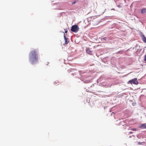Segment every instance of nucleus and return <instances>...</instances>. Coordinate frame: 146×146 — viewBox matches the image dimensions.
Listing matches in <instances>:
<instances>
[{"instance_id": "obj_1", "label": "nucleus", "mask_w": 146, "mask_h": 146, "mask_svg": "<svg viewBox=\"0 0 146 146\" xmlns=\"http://www.w3.org/2000/svg\"><path fill=\"white\" fill-rule=\"evenodd\" d=\"M38 52L35 50H31L29 54V60L32 64H34L38 61Z\"/></svg>"}, {"instance_id": "obj_2", "label": "nucleus", "mask_w": 146, "mask_h": 146, "mask_svg": "<svg viewBox=\"0 0 146 146\" xmlns=\"http://www.w3.org/2000/svg\"><path fill=\"white\" fill-rule=\"evenodd\" d=\"M79 30V28L77 25H75L72 26L71 29V31L73 32L77 33Z\"/></svg>"}, {"instance_id": "obj_3", "label": "nucleus", "mask_w": 146, "mask_h": 146, "mask_svg": "<svg viewBox=\"0 0 146 146\" xmlns=\"http://www.w3.org/2000/svg\"><path fill=\"white\" fill-rule=\"evenodd\" d=\"M130 83L131 84L133 83L134 84L136 85L138 84L139 83L138 81L137 80V78H135L131 80H130L128 81V83Z\"/></svg>"}, {"instance_id": "obj_4", "label": "nucleus", "mask_w": 146, "mask_h": 146, "mask_svg": "<svg viewBox=\"0 0 146 146\" xmlns=\"http://www.w3.org/2000/svg\"><path fill=\"white\" fill-rule=\"evenodd\" d=\"M127 120L126 119L125 120L121 121L120 122V125H122L123 126H127Z\"/></svg>"}, {"instance_id": "obj_5", "label": "nucleus", "mask_w": 146, "mask_h": 146, "mask_svg": "<svg viewBox=\"0 0 146 146\" xmlns=\"http://www.w3.org/2000/svg\"><path fill=\"white\" fill-rule=\"evenodd\" d=\"M86 51L88 54L91 55L92 54V51L90 48H87Z\"/></svg>"}, {"instance_id": "obj_6", "label": "nucleus", "mask_w": 146, "mask_h": 146, "mask_svg": "<svg viewBox=\"0 0 146 146\" xmlns=\"http://www.w3.org/2000/svg\"><path fill=\"white\" fill-rule=\"evenodd\" d=\"M64 39L65 40V44H68L69 42V41L68 40V39L66 37L65 35V34L64 33Z\"/></svg>"}, {"instance_id": "obj_7", "label": "nucleus", "mask_w": 146, "mask_h": 146, "mask_svg": "<svg viewBox=\"0 0 146 146\" xmlns=\"http://www.w3.org/2000/svg\"><path fill=\"white\" fill-rule=\"evenodd\" d=\"M143 41L146 43V38L145 36L144 35H141Z\"/></svg>"}, {"instance_id": "obj_8", "label": "nucleus", "mask_w": 146, "mask_h": 146, "mask_svg": "<svg viewBox=\"0 0 146 146\" xmlns=\"http://www.w3.org/2000/svg\"><path fill=\"white\" fill-rule=\"evenodd\" d=\"M140 127L142 129L146 128V123L142 124L140 126Z\"/></svg>"}, {"instance_id": "obj_9", "label": "nucleus", "mask_w": 146, "mask_h": 146, "mask_svg": "<svg viewBox=\"0 0 146 146\" xmlns=\"http://www.w3.org/2000/svg\"><path fill=\"white\" fill-rule=\"evenodd\" d=\"M141 13H146V9H144L141 11Z\"/></svg>"}, {"instance_id": "obj_10", "label": "nucleus", "mask_w": 146, "mask_h": 146, "mask_svg": "<svg viewBox=\"0 0 146 146\" xmlns=\"http://www.w3.org/2000/svg\"><path fill=\"white\" fill-rule=\"evenodd\" d=\"M144 60L145 61H146V55L144 56Z\"/></svg>"}, {"instance_id": "obj_11", "label": "nucleus", "mask_w": 146, "mask_h": 146, "mask_svg": "<svg viewBox=\"0 0 146 146\" xmlns=\"http://www.w3.org/2000/svg\"><path fill=\"white\" fill-rule=\"evenodd\" d=\"M138 145H142V142H139L138 143Z\"/></svg>"}, {"instance_id": "obj_12", "label": "nucleus", "mask_w": 146, "mask_h": 146, "mask_svg": "<svg viewBox=\"0 0 146 146\" xmlns=\"http://www.w3.org/2000/svg\"><path fill=\"white\" fill-rule=\"evenodd\" d=\"M76 2V1H75L73 2L72 3V5H73V4H75Z\"/></svg>"}, {"instance_id": "obj_13", "label": "nucleus", "mask_w": 146, "mask_h": 146, "mask_svg": "<svg viewBox=\"0 0 146 146\" xmlns=\"http://www.w3.org/2000/svg\"><path fill=\"white\" fill-rule=\"evenodd\" d=\"M67 30L66 29L65 30V33H67Z\"/></svg>"}, {"instance_id": "obj_14", "label": "nucleus", "mask_w": 146, "mask_h": 146, "mask_svg": "<svg viewBox=\"0 0 146 146\" xmlns=\"http://www.w3.org/2000/svg\"><path fill=\"white\" fill-rule=\"evenodd\" d=\"M103 39L104 40H106V39H107V38H106V37H104V38H103Z\"/></svg>"}, {"instance_id": "obj_15", "label": "nucleus", "mask_w": 146, "mask_h": 146, "mask_svg": "<svg viewBox=\"0 0 146 146\" xmlns=\"http://www.w3.org/2000/svg\"><path fill=\"white\" fill-rule=\"evenodd\" d=\"M135 103H133L132 104L133 106H135Z\"/></svg>"}, {"instance_id": "obj_16", "label": "nucleus", "mask_w": 146, "mask_h": 146, "mask_svg": "<svg viewBox=\"0 0 146 146\" xmlns=\"http://www.w3.org/2000/svg\"><path fill=\"white\" fill-rule=\"evenodd\" d=\"M111 10H115V9H111Z\"/></svg>"}, {"instance_id": "obj_17", "label": "nucleus", "mask_w": 146, "mask_h": 146, "mask_svg": "<svg viewBox=\"0 0 146 146\" xmlns=\"http://www.w3.org/2000/svg\"><path fill=\"white\" fill-rule=\"evenodd\" d=\"M129 133H132V132H129Z\"/></svg>"}, {"instance_id": "obj_18", "label": "nucleus", "mask_w": 146, "mask_h": 146, "mask_svg": "<svg viewBox=\"0 0 146 146\" xmlns=\"http://www.w3.org/2000/svg\"><path fill=\"white\" fill-rule=\"evenodd\" d=\"M135 130H136V129H133V130H134V131H135Z\"/></svg>"}, {"instance_id": "obj_19", "label": "nucleus", "mask_w": 146, "mask_h": 146, "mask_svg": "<svg viewBox=\"0 0 146 146\" xmlns=\"http://www.w3.org/2000/svg\"><path fill=\"white\" fill-rule=\"evenodd\" d=\"M70 70H73V69H71Z\"/></svg>"}, {"instance_id": "obj_20", "label": "nucleus", "mask_w": 146, "mask_h": 146, "mask_svg": "<svg viewBox=\"0 0 146 146\" xmlns=\"http://www.w3.org/2000/svg\"><path fill=\"white\" fill-rule=\"evenodd\" d=\"M118 6L119 7H120V6L119 5H118Z\"/></svg>"}]
</instances>
